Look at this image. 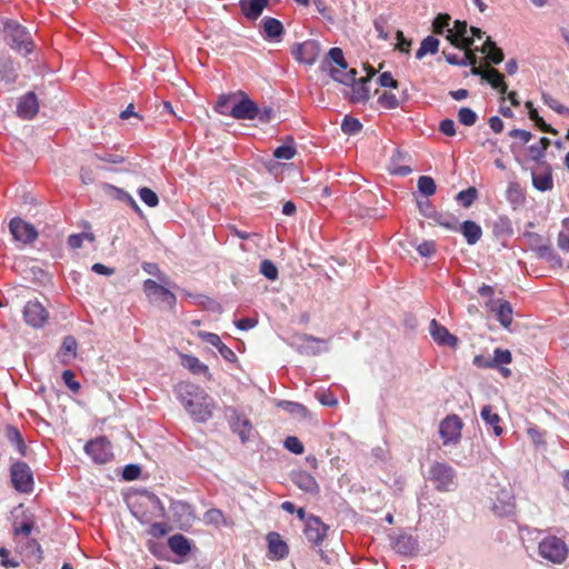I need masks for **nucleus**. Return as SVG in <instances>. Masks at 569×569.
I'll return each instance as SVG.
<instances>
[{
	"label": "nucleus",
	"mask_w": 569,
	"mask_h": 569,
	"mask_svg": "<svg viewBox=\"0 0 569 569\" xmlns=\"http://www.w3.org/2000/svg\"><path fill=\"white\" fill-rule=\"evenodd\" d=\"M362 129L361 122L350 116H346L341 123V130L346 134H356L359 133Z\"/></svg>",
	"instance_id": "79ce46f5"
},
{
	"label": "nucleus",
	"mask_w": 569,
	"mask_h": 569,
	"mask_svg": "<svg viewBox=\"0 0 569 569\" xmlns=\"http://www.w3.org/2000/svg\"><path fill=\"white\" fill-rule=\"evenodd\" d=\"M532 184L539 191H549L553 188L552 170L550 164L539 162L531 171Z\"/></svg>",
	"instance_id": "4468645a"
},
{
	"label": "nucleus",
	"mask_w": 569,
	"mask_h": 569,
	"mask_svg": "<svg viewBox=\"0 0 569 569\" xmlns=\"http://www.w3.org/2000/svg\"><path fill=\"white\" fill-rule=\"evenodd\" d=\"M140 199L148 206V207H157L159 203V198L154 191L147 187H142L138 191Z\"/></svg>",
	"instance_id": "09e8293b"
},
{
	"label": "nucleus",
	"mask_w": 569,
	"mask_h": 569,
	"mask_svg": "<svg viewBox=\"0 0 569 569\" xmlns=\"http://www.w3.org/2000/svg\"><path fill=\"white\" fill-rule=\"evenodd\" d=\"M471 73L475 76H480L483 80H486L490 86L498 90L501 94L507 92V84L505 82V77L495 68H487L486 70L477 67V64L471 66Z\"/></svg>",
	"instance_id": "f3484780"
},
{
	"label": "nucleus",
	"mask_w": 569,
	"mask_h": 569,
	"mask_svg": "<svg viewBox=\"0 0 569 569\" xmlns=\"http://www.w3.org/2000/svg\"><path fill=\"white\" fill-rule=\"evenodd\" d=\"M236 102V96H221L216 104V111L223 116H230V109Z\"/></svg>",
	"instance_id": "49530a36"
},
{
	"label": "nucleus",
	"mask_w": 569,
	"mask_h": 569,
	"mask_svg": "<svg viewBox=\"0 0 569 569\" xmlns=\"http://www.w3.org/2000/svg\"><path fill=\"white\" fill-rule=\"evenodd\" d=\"M77 346V340L72 336L64 337L58 352L59 361L69 365L70 360L76 357Z\"/></svg>",
	"instance_id": "473e14b6"
},
{
	"label": "nucleus",
	"mask_w": 569,
	"mask_h": 569,
	"mask_svg": "<svg viewBox=\"0 0 569 569\" xmlns=\"http://www.w3.org/2000/svg\"><path fill=\"white\" fill-rule=\"evenodd\" d=\"M13 488L20 492L28 493L33 489V475L30 467L22 461L12 463L10 468Z\"/></svg>",
	"instance_id": "39448f33"
},
{
	"label": "nucleus",
	"mask_w": 569,
	"mask_h": 569,
	"mask_svg": "<svg viewBox=\"0 0 569 569\" xmlns=\"http://www.w3.org/2000/svg\"><path fill=\"white\" fill-rule=\"evenodd\" d=\"M418 189L423 196L430 197L435 194L437 187L435 180L431 177L421 176L418 179Z\"/></svg>",
	"instance_id": "37998d69"
},
{
	"label": "nucleus",
	"mask_w": 569,
	"mask_h": 569,
	"mask_svg": "<svg viewBox=\"0 0 569 569\" xmlns=\"http://www.w3.org/2000/svg\"><path fill=\"white\" fill-rule=\"evenodd\" d=\"M322 71L327 72L335 81H338L342 84H352L356 81L357 70L356 69H342L337 67L331 68H320Z\"/></svg>",
	"instance_id": "7c9ffc66"
},
{
	"label": "nucleus",
	"mask_w": 569,
	"mask_h": 569,
	"mask_svg": "<svg viewBox=\"0 0 569 569\" xmlns=\"http://www.w3.org/2000/svg\"><path fill=\"white\" fill-rule=\"evenodd\" d=\"M458 120L460 123L471 127L477 122L478 116L472 109L463 107L458 111Z\"/></svg>",
	"instance_id": "de8ad7c7"
},
{
	"label": "nucleus",
	"mask_w": 569,
	"mask_h": 569,
	"mask_svg": "<svg viewBox=\"0 0 569 569\" xmlns=\"http://www.w3.org/2000/svg\"><path fill=\"white\" fill-rule=\"evenodd\" d=\"M329 527L325 525L319 517L308 516L305 525V536L307 540L315 546H320L325 538L327 537V532Z\"/></svg>",
	"instance_id": "9b49d317"
},
{
	"label": "nucleus",
	"mask_w": 569,
	"mask_h": 569,
	"mask_svg": "<svg viewBox=\"0 0 569 569\" xmlns=\"http://www.w3.org/2000/svg\"><path fill=\"white\" fill-rule=\"evenodd\" d=\"M477 197V190L473 187L468 188L467 190L460 191L457 194V200L466 208L470 207Z\"/></svg>",
	"instance_id": "3c124183"
},
{
	"label": "nucleus",
	"mask_w": 569,
	"mask_h": 569,
	"mask_svg": "<svg viewBox=\"0 0 569 569\" xmlns=\"http://www.w3.org/2000/svg\"><path fill=\"white\" fill-rule=\"evenodd\" d=\"M463 423L457 415L447 416L439 426V435L445 446L457 445L461 438Z\"/></svg>",
	"instance_id": "423d86ee"
},
{
	"label": "nucleus",
	"mask_w": 569,
	"mask_h": 569,
	"mask_svg": "<svg viewBox=\"0 0 569 569\" xmlns=\"http://www.w3.org/2000/svg\"><path fill=\"white\" fill-rule=\"evenodd\" d=\"M292 482L301 490L308 493H318L319 485L316 481L315 477L303 470L293 471L291 473Z\"/></svg>",
	"instance_id": "b1692460"
},
{
	"label": "nucleus",
	"mask_w": 569,
	"mask_h": 569,
	"mask_svg": "<svg viewBox=\"0 0 569 569\" xmlns=\"http://www.w3.org/2000/svg\"><path fill=\"white\" fill-rule=\"evenodd\" d=\"M542 100L550 109L555 110L559 114H565L569 111L568 108L562 106L556 98L551 97L550 94L543 93Z\"/></svg>",
	"instance_id": "864d4df0"
},
{
	"label": "nucleus",
	"mask_w": 569,
	"mask_h": 569,
	"mask_svg": "<svg viewBox=\"0 0 569 569\" xmlns=\"http://www.w3.org/2000/svg\"><path fill=\"white\" fill-rule=\"evenodd\" d=\"M231 428L239 435L242 442H246L249 439L252 430L250 420L237 412L231 417Z\"/></svg>",
	"instance_id": "c85d7f7f"
},
{
	"label": "nucleus",
	"mask_w": 569,
	"mask_h": 569,
	"mask_svg": "<svg viewBox=\"0 0 569 569\" xmlns=\"http://www.w3.org/2000/svg\"><path fill=\"white\" fill-rule=\"evenodd\" d=\"M284 447H286V449H288L289 451H291L296 455H301L303 452L302 442L297 437H293V436H289L286 438Z\"/></svg>",
	"instance_id": "4d7b16f0"
},
{
	"label": "nucleus",
	"mask_w": 569,
	"mask_h": 569,
	"mask_svg": "<svg viewBox=\"0 0 569 569\" xmlns=\"http://www.w3.org/2000/svg\"><path fill=\"white\" fill-rule=\"evenodd\" d=\"M378 82L381 87L385 88H398V81L393 79L390 72H382L378 78Z\"/></svg>",
	"instance_id": "338daca9"
},
{
	"label": "nucleus",
	"mask_w": 569,
	"mask_h": 569,
	"mask_svg": "<svg viewBox=\"0 0 569 569\" xmlns=\"http://www.w3.org/2000/svg\"><path fill=\"white\" fill-rule=\"evenodd\" d=\"M429 479L438 491H452L457 486L455 469L445 462H436L430 467Z\"/></svg>",
	"instance_id": "7ed1b4c3"
},
{
	"label": "nucleus",
	"mask_w": 569,
	"mask_h": 569,
	"mask_svg": "<svg viewBox=\"0 0 569 569\" xmlns=\"http://www.w3.org/2000/svg\"><path fill=\"white\" fill-rule=\"evenodd\" d=\"M491 510L499 517H506L513 513L515 500L509 489L501 488L496 492V497L492 500Z\"/></svg>",
	"instance_id": "2eb2a0df"
},
{
	"label": "nucleus",
	"mask_w": 569,
	"mask_h": 569,
	"mask_svg": "<svg viewBox=\"0 0 569 569\" xmlns=\"http://www.w3.org/2000/svg\"><path fill=\"white\" fill-rule=\"evenodd\" d=\"M480 51L485 53L487 56V59L495 64H498L503 60L502 50L498 48L496 43L491 41L490 38H487Z\"/></svg>",
	"instance_id": "4c0bfd02"
},
{
	"label": "nucleus",
	"mask_w": 569,
	"mask_h": 569,
	"mask_svg": "<svg viewBox=\"0 0 569 569\" xmlns=\"http://www.w3.org/2000/svg\"><path fill=\"white\" fill-rule=\"evenodd\" d=\"M76 376L71 370H64L62 372V380L68 386V388L74 392L80 389V383L76 381Z\"/></svg>",
	"instance_id": "e2e57ef3"
},
{
	"label": "nucleus",
	"mask_w": 569,
	"mask_h": 569,
	"mask_svg": "<svg viewBox=\"0 0 569 569\" xmlns=\"http://www.w3.org/2000/svg\"><path fill=\"white\" fill-rule=\"evenodd\" d=\"M320 44L316 40H306L301 43H296L291 48L293 58L305 64L312 66L319 56Z\"/></svg>",
	"instance_id": "1a4fd4ad"
},
{
	"label": "nucleus",
	"mask_w": 569,
	"mask_h": 569,
	"mask_svg": "<svg viewBox=\"0 0 569 569\" xmlns=\"http://www.w3.org/2000/svg\"><path fill=\"white\" fill-rule=\"evenodd\" d=\"M168 546L178 556H187L191 550L189 540L180 533L171 536L168 540Z\"/></svg>",
	"instance_id": "72a5a7b5"
},
{
	"label": "nucleus",
	"mask_w": 569,
	"mask_h": 569,
	"mask_svg": "<svg viewBox=\"0 0 569 569\" xmlns=\"http://www.w3.org/2000/svg\"><path fill=\"white\" fill-rule=\"evenodd\" d=\"M261 31L266 40L279 41L283 33V26L278 19L264 17L261 20Z\"/></svg>",
	"instance_id": "393cba45"
},
{
	"label": "nucleus",
	"mask_w": 569,
	"mask_h": 569,
	"mask_svg": "<svg viewBox=\"0 0 569 569\" xmlns=\"http://www.w3.org/2000/svg\"><path fill=\"white\" fill-rule=\"evenodd\" d=\"M299 350L306 355L317 356L329 350L328 341L310 335L299 337Z\"/></svg>",
	"instance_id": "6ab92c4d"
},
{
	"label": "nucleus",
	"mask_w": 569,
	"mask_h": 569,
	"mask_svg": "<svg viewBox=\"0 0 569 569\" xmlns=\"http://www.w3.org/2000/svg\"><path fill=\"white\" fill-rule=\"evenodd\" d=\"M537 251L541 258H546L550 261L560 263V258L556 253H553V251L551 250V248L549 246L540 244V246H538Z\"/></svg>",
	"instance_id": "0e129e2a"
},
{
	"label": "nucleus",
	"mask_w": 569,
	"mask_h": 569,
	"mask_svg": "<svg viewBox=\"0 0 569 569\" xmlns=\"http://www.w3.org/2000/svg\"><path fill=\"white\" fill-rule=\"evenodd\" d=\"M280 406L284 410H287L290 413L296 415V416H305L306 411H307V409L302 405H300L298 402L284 401Z\"/></svg>",
	"instance_id": "bf43d9fd"
},
{
	"label": "nucleus",
	"mask_w": 569,
	"mask_h": 569,
	"mask_svg": "<svg viewBox=\"0 0 569 569\" xmlns=\"http://www.w3.org/2000/svg\"><path fill=\"white\" fill-rule=\"evenodd\" d=\"M142 270L149 274H152L158 278V280L163 284H169V278L166 273H163L157 263L154 262H143L142 263Z\"/></svg>",
	"instance_id": "c03bdc74"
},
{
	"label": "nucleus",
	"mask_w": 569,
	"mask_h": 569,
	"mask_svg": "<svg viewBox=\"0 0 569 569\" xmlns=\"http://www.w3.org/2000/svg\"><path fill=\"white\" fill-rule=\"evenodd\" d=\"M143 291L150 302H162L169 308H173L176 305V296L164 286L158 283L154 280H144Z\"/></svg>",
	"instance_id": "0eeeda50"
},
{
	"label": "nucleus",
	"mask_w": 569,
	"mask_h": 569,
	"mask_svg": "<svg viewBox=\"0 0 569 569\" xmlns=\"http://www.w3.org/2000/svg\"><path fill=\"white\" fill-rule=\"evenodd\" d=\"M458 231H460L462 233L467 243L470 246L476 244L482 237L481 227L471 220L463 221L459 226Z\"/></svg>",
	"instance_id": "cd10ccee"
},
{
	"label": "nucleus",
	"mask_w": 569,
	"mask_h": 569,
	"mask_svg": "<svg viewBox=\"0 0 569 569\" xmlns=\"http://www.w3.org/2000/svg\"><path fill=\"white\" fill-rule=\"evenodd\" d=\"M439 130L448 137H452L456 134V124L451 119H445L440 122Z\"/></svg>",
	"instance_id": "774afa93"
},
{
	"label": "nucleus",
	"mask_w": 569,
	"mask_h": 569,
	"mask_svg": "<svg viewBox=\"0 0 569 569\" xmlns=\"http://www.w3.org/2000/svg\"><path fill=\"white\" fill-rule=\"evenodd\" d=\"M439 49V40L432 36L425 38L421 41L420 48L416 52L417 59H422L427 53L435 54Z\"/></svg>",
	"instance_id": "ea45409f"
},
{
	"label": "nucleus",
	"mask_w": 569,
	"mask_h": 569,
	"mask_svg": "<svg viewBox=\"0 0 569 569\" xmlns=\"http://www.w3.org/2000/svg\"><path fill=\"white\" fill-rule=\"evenodd\" d=\"M181 366L193 375H202L207 380H211L212 376L207 365L201 362L197 357L191 355H181Z\"/></svg>",
	"instance_id": "a878e982"
},
{
	"label": "nucleus",
	"mask_w": 569,
	"mask_h": 569,
	"mask_svg": "<svg viewBox=\"0 0 569 569\" xmlns=\"http://www.w3.org/2000/svg\"><path fill=\"white\" fill-rule=\"evenodd\" d=\"M84 451L97 463H106L112 458V447L106 437H98L84 446Z\"/></svg>",
	"instance_id": "6e6552de"
},
{
	"label": "nucleus",
	"mask_w": 569,
	"mask_h": 569,
	"mask_svg": "<svg viewBox=\"0 0 569 569\" xmlns=\"http://www.w3.org/2000/svg\"><path fill=\"white\" fill-rule=\"evenodd\" d=\"M198 337L210 343L211 346L216 347L217 349L223 343L220 339V337L216 333H212V332H207V331H199L198 332Z\"/></svg>",
	"instance_id": "680f3d73"
},
{
	"label": "nucleus",
	"mask_w": 569,
	"mask_h": 569,
	"mask_svg": "<svg viewBox=\"0 0 569 569\" xmlns=\"http://www.w3.org/2000/svg\"><path fill=\"white\" fill-rule=\"evenodd\" d=\"M470 28L466 21L456 20L453 27L448 29L447 38L450 42L460 49H468L472 46L473 40L469 36Z\"/></svg>",
	"instance_id": "ddd939ff"
},
{
	"label": "nucleus",
	"mask_w": 569,
	"mask_h": 569,
	"mask_svg": "<svg viewBox=\"0 0 569 569\" xmlns=\"http://www.w3.org/2000/svg\"><path fill=\"white\" fill-rule=\"evenodd\" d=\"M6 38L10 46L24 54L32 51L33 43L27 29L16 21H9L4 27Z\"/></svg>",
	"instance_id": "20e7f679"
},
{
	"label": "nucleus",
	"mask_w": 569,
	"mask_h": 569,
	"mask_svg": "<svg viewBox=\"0 0 569 569\" xmlns=\"http://www.w3.org/2000/svg\"><path fill=\"white\" fill-rule=\"evenodd\" d=\"M558 246L561 249L569 251V219H566L562 223V230L558 236Z\"/></svg>",
	"instance_id": "6e6d98bb"
},
{
	"label": "nucleus",
	"mask_w": 569,
	"mask_h": 569,
	"mask_svg": "<svg viewBox=\"0 0 569 569\" xmlns=\"http://www.w3.org/2000/svg\"><path fill=\"white\" fill-rule=\"evenodd\" d=\"M203 521L207 525H212L214 527H221V526L231 527L232 526V521L230 519H228L220 509H217V508H211V509L207 510L203 515Z\"/></svg>",
	"instance_id": "f704fd0d"
},
{
	"label": "nucleus",
	"mask_w": 569,
	"mask_h": 569,
	"mask_svg": "<svg viewBox=\"0 0 569 569\" xmlns=\"http://www.w3.org/2000/svg\"><path fill=\"white\" fill-rule=\"evenodd\" d=\"M173 392L196 422H207L213 416L214 401L206 390L190 381H180L174 386Z\"/></svg>",
	"instance_id": "f257e3e1"
},
{
	"label": "nucleus",
	"mask_w": 569,
	"mask_h": 569,
	"mask_svg": "<svg viewBox=\"0 0 569 569\" xmlns=\"http://www.w3.org/2000/svg\"><path fill=\"white\" fill-rule=\"evenodd\" d=\"M487 307L496 312L497 320L503 328H509L512 322V307L508 301L490 300Z\"/></svg>",
	"instance_id": "5701e85b"
},
{
	"label": "nucleus",
	"mask_w": 569,
	"mask_h": 569,
	"mask_svg": "<svg viewBox=\"0 0 569 569\" xmlns=\"http://www.w3.org/2000/svg\"><path fill=\"white\" fill-rule=\"evenodd\" d=\"M260 272L268 279V280H276L278 278V269L276 264L266 259L260 263Z\"/></svg>",
	"instance_id": "603ef678"
},
{
	"label": "nucleus",
	"mask_w": 569,
	"mask_h": 569,
	"mask_svg": "<svg viewBox=\"0 0 569 569\" xmlns=\"http://www.w3.org/2000/svg\"><path fill=\"white\" fill-rule=\"evenodd\" d=\"M538 553L545 560L555 565H562L569 553V548L565 540L557 536H546L538 545Z\"/></svg>",
	"instance_id": "f03ea898"
},
{
	"label": "nucleus",
	"mask_w": 569,
	"mask_h": 569,
	"mask_svg": "<svg viewBox=\"0 0 569 569\" xmlns=\"http://www.w3.org/2000/svg\"><path fill=\"white\" fill-rule=\"evenodd\" d=\"M230 116L237 120H254L258 116V106L251 99L243 96L232 104Z\"/></svg>",
	"instance_id": "dca6fc26"
},
{
	"label": "nucleus",
	"mask_w": 569,
	"mask_h": 569,
	"mask_svg": "<svg viewBox=\"0 0 569 569\" xmlns=\"http://www.w3.org/2000/svg\"><path fill=\"white\" fill-rule=\"evenodd\" d=\"M331 67L348 69V63L345 59L343 52L338 47L331 48L320 64V68H331Z\"/></svg>",
	"instance_id": "2f4dec72"
},
{
	"label": "nucleus",
	"mask_w": 569,
	"mask_h": 569,
	"mask_svg": "<svg viewBox=\"0 0 569 569\" xmlns=\"http://www.w3.org/2000/svg\"><path fill=\"white\" fill-rule=\"evenodd\" d=\"M450 26V17L448 14H439L432 23L433 31L436 33H443L445 30L448 31Z\"/></svg>",
	"instance_id": "5fc2aeb1"
},
{
	"label": "nucleus",
	"mask_w": 569,
	"mask_h": 569,
	"mask_svg": "<svg viewBox=\"0 0 569 569\" xmlns=\"http://www.w3.org/2000/svg\"><path fill=\"white\" fill-rule=\"evenodd\" d=\"M49 317L46 308L37 300L28 301L23 308L24 321L33 327L41 328L47 322Z\"/></svg>",
	"instance_id": "f8f14e48"
},
{
	"label": "nucleus",
	"mask_w": 569,
	"mask_h": 569,
	"mask_svg": "<svg viewBox=\"0 0 569 569\" xmlns=\"http://www.w3.org/2000/svg\"><path fill=\"white\" fill-rule=\"evenodd\" d=\"M378 102L385 109H395L400 104V100L397 96L387 91L379 96Z\"/></svg>",
	"instance_id": "8fccbe9b"
},
{
	"label": "nucleus",
	"mask_w": 569,
	"mask_h": 569,
	"mask_svg": "<svg viewBox=\"0 0 569 569\" xmlns=\"http://www.w3.org/2000/svg\"><path fill=\"white\" fill-rule=\"evenodd\" d=\"M39 111V103L37 96L33 92H28L19 99L17 106V113L20 118L30 120Z\"/></svg>",
	"instance_id": "412c9836"
},
{
	"label": "nucleus",
	"mask_w": 569,
	"mask_h": 569,
	"mask_svg": "<svg viewBox=\"0 0 569 569\" xmlns=\"http://www.w3.org/2000/svg\"><path fill=\"white\" fill-rule=\"evenodd\" d=\"M6 437L8 439V441L16 447L17 451L21 455V456H26V452H27V445L20 433V431L13 427V426H8L6 428Z\"/></svg>",
	"instance_id": "c9c22d12"
},
{
	"label": "nucleus",
	"mask_w": 569,
	"mask_h": 569,
	"mask_svg": "<svg viewBox=\"0 0 569 569\" xmlns=\"http://www.w3.org/2000/svg\"><path fill=\"white\" fill-rule=\"evenodd\" d=\"M512 361L511 352L508 349L496 348L493 351L492 363L495 368L501 365H509Z\"/></svg>",
	"instance_id": "a18cd8bd"
},
{
	"label": "nucleus",
	"mask_w": 569,
	"mask_h": 569,
	"mask_svg": "<svg viewBox=\"0 0 569 569\" xmlns=\"http://www.w3.org/2000/svg\"><path fill=\"white\" fill-rule=\"evenodd\" d=\"M429 331L432 339L440 346L456 347L458 343L457 337L451 335L446 327L439 325L435 319L430 322Z\"/></svg>",
	"instance_id": "4be33fe9"
},
{
	"label": "nucleus",
	"mask_w": 569,
	"mask_h": 569,
	"mask_svg": "<svg viewBox=\"0 0 569 569\" xmlns=\"http://www.w3.org/2000/svg\"><path fill=\"white\" fill-rule=\"evenodd\" d=\"M117 198L123 202H126L129 207H131L136 212L141 213V209L138 206L137 201L126 191L121 189H117Z\"/></svg>",
	"instance_id": "052dcab7"
},
{
	"label": "nucleus",
	"mask_w": 569,
	"mask_h": 569,
	"mask_svg": "<svg viewBox=\"0 0 569 569\" xmlns=\"http://www.w3.org/2000/svg\"><path fill=\"white\" fill-rule=\"evenodd\" d=\"M480 417L488 427H492L495 436L499 437L503 433V428L500 425L501 418L497 412L492 411V407L490 405L482 407Z\"/></svg>",
	"instance_id": "c756f323"
},
{
	"label": "nucleus",
	"mask_w": 569,
	"mask_h": 569,
	"mask_svg": "<svg viewBox=\"0 0 569 569\" xmlns=\"http://www.w3.org/2000/svg\"><path fill=\"white\" fill-rule=\"evenodd\" d=\"M33 529V522L30 520L23 521L21 525H13V535L14 537L24 536L29 537Z\"/></svg>",
	"instance_id": "13d9d810"
},
{
	"label": "nucleus",
	"mask_w": 569,
	"mask_h": 569,
	"mask_svg": "<svg viewBox=\"0 0 569 569\" xmlns=\"http://www.w3.org/2000/svg\"><path fill=\"white\" fill-rule=\"evenodd\" d=\"M296 154V148L292 139H289L288 142L278 147L273 151V157L277 159L290 160Z\"/></svg>",
	"instance_id": "a19ab883"
},
{
	"label": "nucleus",
	"mask_w": 569,
	"mask_h": 569,
	"mask_svg": "<svg viewBox=\"0 0 569 569\" xmlns=\"http://www.w3.org/2000/svg\"><path fill=\"white\" fill-rule=\"evenodd\" d=\"M392 548L400 555L409 556L417 551L418 543L411 535L402 533L393 539Z\"/></svg>",
	"instance_id": "bb28decb"
},
{
	"label": "nucleus",
	"mask_w": 569,
	"mask_h": 569,
	"mask_svg": "<svg viewBox=\"0 0 569 569\" xmlns=\"http://www.w3.org/2000/svg\"><path fill=\"white\" fill-rule=\"evenodd\" d=\"M492 230L497 237H511L513 234L512 222L507 216H499L492 224Z\"/></svg>",
	"instance_id": "e433bc0d"
},
{
	"label": "nucleus",
	"mask_w": 569,
	"mask_h": 569,
	"mask_svg": "<svg viewBox=\"0 0 569 569\" xmlns=\"http://www.w3.org/2000/svg\"><path fill=\"white\" fill-rule=\"evenodd\" d=\"M9 230L16 241L31 243L38 237V231L21 218H13L9 223Z\"/></svg>",
	"instance_id": "9d476101"
},
{
	"label": "nucleus",
	"mask_w": 569,
	"mask_h": 569,
	"mask_svg": "<svg viewBox=\"0 0 569 569\" xmlns=\"http://www.w3.org/2000/svg\"><path fill=\"white\" fill-rule=\"evenodd\" d=\"M373 74L375 70L370 68V71L367 77L361 78L359 81L356 80L352 84H349L351 87V102L363 103L368 101L370 97V89L368 87V82L370 81Z\"/></svg>",
	"instance_id": "aec40b11"
},
{
	"label": "nucleus",
	"mask_w": 569,
	"mask_h": 569,
	"mask_svg": "<svg viewBox=\"0 0 569 569\" xmlns=\"http://www.w3.org/2000/svg\"><path fill=\"white\" fill-rule=\"evenodd\" d=\"M417 251L421 257H431L436 252V244L433 241H423L418 244Z\"/></svg>",
	"instance_id": "69168bd1"
},
{
	"label": "nucleus",
	"mask_w": 569,
	"mask_h": 569,
	"mask_svg": "<svg viewBox=\"0 0 569 569\" xmlns=\"http://www.w3.org/2000/svg\"><path fill=\"white\" fill-rule=\"evenodd\" d=\"M267 4L268 0H249L247 3H242L241 7L247 18L257 19Z\"/></svg>",
	"instance_id": "58836bf2"
},
{
	"label": "nucleus",
	"mask_w": 569,
	"mask_h": 569,
	"mask_svg": "<svg viewBox=\"0 0 569 569\" xmlns=\"http://www.w3.org/2000/svg\"><path fill=\"white\" fill-rule=\"evenodd\" d=\"M268 557L271 560H281L289 553V547L278 532H269L267 535Z\"/></svg>",
	"instance_id": "a211bd4d"
}]
</instances>
